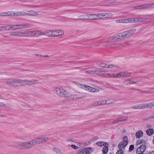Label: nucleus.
<instances>
[{"mask_svg": "<svg viewBox=\"0 0 154 154\" xmlns=\"http://www.w3.org/2000/svg\"><path fill=\"white\" fill-rule=\"evenodd\" d=\"M35 144L33 140L20 143L17 146V148L22 149H26L31 148Z\"/></svg>", "mask_w": 154, "mask_h": 154, "instance_id": "obj_1", "label": "nucleus"}, {"mask_svg": "<svg viewBox=\"0 0 154 154\" xmlns=\"http://www.w3.org/2000/svg\"><path fill=\"white\" fill-rule=\"evenodd\" d=\"M25 37L38 36L40 35H43L44 32L40 31H25Z\"/></svg>", "mask_w": 154, "mask_h": 154, "instance_id": "obj_2", "label": "nucleus"}, {"mask_svg": "<svg viewBox=\"0 0 154 154\" xmlns=\"http://www.w3.org/2000/svg\"><path fill=\"white\" fill-rule=\"evenodd\" d=\"M49 139V138L46 137H39L33 139L35 145L40 144L46 142Z\"/></svg>", "mask_w": 154, "mask_h": 154, "instance_id": "obj_3", "label": "nucleus"}, {"mask_svg": "<svg viewBox=\"0 0 154 154\" xmlns=\"http://www.w3.org/2000/svg\"><path fill=\"white\" fill-rule=\"evenodd\" d=\"M38 82V81L36 80H22V86L26 85H33L36 84Z\"/></svg>", "mask_w": 154, "mask_h": 154, "instance_id": "obj_4", "label": "nucleus"}, {"mask_svg": "<svg viewBox=\"0 0 154 154\" xmlns=\"http://www.w3.org/2000/svg\"><path fill=\"white\" fill-rule=\"evenodd\" d=\"M16 79H7L5 81L7 85L10 87H16Z\"/></svg>", "mask_w": 154, "mask_h": 154, "instance_id": "obj_5", "label": "nucleus"}, {"mask_svg": "<svg viewBox=\"0 0 154 154\" xmlns=\"http://www.w3.org/2000/svg\"><path fill=\"white\" fill-rule=\"evenodd\" d=\"M44 35L48 36L49 37H56L58 36V32L55 31H51L50 30H47L45 32Z\"/></svg>", "mask_w": 154, "mask_h": 154, "instance_id": "obj_6", "label": "nucleus"}, {"mask_svg": "<svg viewBox=\"0 0 154 154\" xmlns=\"http://www.w3.org/2000/svg\"><path fill=\"white\" fill-rule=\"evenodd\" d=\"M123 141L120 142L119 145H121L120 147L125 148L128 144L127 136H125L122 138Z\"/></svg>", "mask_w": 154, "mask_h": 154, "instance_id": "obj_7", "label": "nucleus"}, {"mask_svg": "<svg viewBox=\"0 0 154 154\" xmlns=\"http://www.w3.org/2000/svg\"><path fill=\"white\" fill-rule=\"evenodd\" d=\"M58 95L61 97H67V96L66 94L67 92L62 88H58Z\"/></svg>", "mask_w": 154, "mask_h": 154, "instance_id": "obj_8", "label": "nucleus"}, {"mask_svg": "<svg viewBox=\"0 0 154 154\" xmlns=\"http://www.w3.org/2000/svg\"><path fill=\"white\" fill-rule=\"evenodd\" d=\"M146 148V146L145 144H142L137 149L136 152L137 153H138L139 152H143L145 151Z\"/></svg>", "mask_w": 154, "mask_h": 154, "instance_id": "obj_9", "label": "nucleus"}, {"mask_svg": "<svg viewBox=\"0 0 154 154\" xmlns=\"http://www.w3.org/2000/svg\"><path fill=\"white\" fill-rule=\"evenodd\" d=\"M136 29H131L128 30L124 32V33L126 37L128 38L129 36L133 35L135 32Z\"/></svg>", "mask_w": 154, "mask_h": 154, "instance_id": "obj_10", "label": "nucleus"}, {"mask_svg": "<svg viewBox=\"0 0 154 154\" xmlns=\"http://www.w3.org/2000/svg\"><path fill=\"white\" fill-rule=\"evenodd\" d=\"M27 15L31 16H36L38 15L37 12L32 10L28 11Z\"/></svg>", "mask_w": 154, "mask_h": 154, "instance_id": "obj_11", "label": "nucleus"}, {"mask_svg": "<svg viewBox=\"0 0 154 154\" xmlns=\"http://www.w3.org/2000/svg\"><path fill=\"white\" fill-rule=\"evenodd\" d=\"M123 23H134V18H130L126 19H122Z\"/></svg>", "mask_w": 154, "mask_h": 154, "instance_id": "obj_12", "label": "nucleus"}, {"mask_svg": "<svg viewBox=\"0 0 154 154\" xmlns=\"http://www.w3.org/2000/svg\"><path fill=\"white\" fill-rule=\"evenodd\" d=\"M146 20V18L144 17H139L138 18H134V23H138L140 22H143Z\"/></svg>", "mask_w": 154, "mask_h": 154, "instance_id": "obj_13", "label": "nucleus"}, {"mask_svg": "<svg viewBox=\"0 0 154 154\" xmlns=\"http://www.w3.org/2000/svg\"><path fill=\"white\" fill-rule=\"evenodd\" d=\"M100 66L101 67H104V68H112L113 67H116L117 68H118L119 67L117 66H114L112 65H107L103 63H101L100 64Z\"/></svg>", "mask_w": 154, "mask_h": 154, "instance_id": "obj_14", "label": "nucleus"}, {"mask_svg": "<svg viewBox=\"0 0 154 154\" xmlns=\"http://www.w3.org/2000/svg\"><path fill=\"white\" fill-rule=\"evenodd\" d=\"M96 144L99 146H102L105 145H108V143L106 142L103 141H99L96 143Z\"/></svg>", "mask_w": 154, "mask_h": 154, "instance_id": "obj_15", "label": "nucleus"}, {"mask_svg": "<svg viewBox=\"0 0 154 154\" xmlns=\"http://www.w3.org/2000/svg\"><path fill=\"white\" fill-rule=\"evenodd\" d=\"M18 29L25 28L30 27V25L28 24H17V26Z\"/></svg>", "mask_w": 154, "mask_h": 154, "instance_id": "obj_16", "label": "nucleus"}, {"mask_svg": "<svg viewBox=\"0 0 154 154\" xmlns=\"http://www.w3.org/2000/svg\"><path fill=\"white\" fill-rule=\"evenodd\" d=\"M140 109L146 108H151V107L149 106V105L148 104H140Z\"/></svg>", "mask_w": 154, "mask_h": 154, "instance_id": "obj_17", "label": "nucleus"}, {"mask_svg": "<svg viewBox=\"0 0 154 154\" xmlns=\"http://www.w3.org/2000/svg\"><path fill=\"white\" fill-rule=\"evenodd\" d=\"M143 134V132L142 131H139L136 133V137L137 138L140 139L142 136Z\"/></svg>", "mask_w": 154, "mask_h": 154, "instance_id": "obj_18", "label": "nucleus"}, {"mask_svg": "<svg viewBox=\"0 0 154 154\" xmlns=\"http://www.w3.org/2000/svg\"><path fill=\"white\" fill-rule=\"evenodd\" d=\"M125 34L124 32L122 33H119L117 35L118 38L119 39L121 40L126 38L127 37L125 36Z\"/></svg>", "mask_w": 154, "mask_h": 154, "instance_id": "obj_19", "label": "nucleus"}, {"mask_svg": "<svg viewBox=\"0 0 154 154\" xmlns=\"http://www.w3.org/2000/svg\"><path fill=\"white\" fill-rule=\"evenodd\" d=\"M126 119H124L123 118H120L118 119H117L114 120L113 122V124H116L119 122H123L125 121Z\"/></svg>", "mask_w": 154, "mask_h": 154, "instance_id": "obj_20", "label": "nucleus"}, {"mask_svg": "<svg viewBox=\"0 0 154 154\" xmlns=\"http://www.w3.org/2000/svg\"><path fill=\"white\" fill-rule=\"evenodd\" d=\"M16 36L17 37H25V31L24 32H16Z\"/></svg>", "mask_w": 154, "mask_h": 154, "instance_id": "obj_21", "label": "nucleus"}, {"mask_svg": "<svg viewBox=\"0 0 154 154\" xmlns=\"http://www.w3.org/2000/svg\"><path fill=\"white\" fill-rule=\"evenodd\" d=\"M121 145H118V147L119 149L117 150V152H116V154H124V151L122 150V149H124L123 147H120Z\"/></svg>", "mask_w": 154, "mask_h": 154, "instance_id": "obj_22", "label": "nucleus"}, {"mask_svg": "<svg viewBox=\"0 0 154 154\" xmlns=\"http://www.w3.org/2000/svg\"><path fill=\"white\" fill-rule=\"evenodd\" d=\"M146 133L148 135L151 136L153 134L154 130L152 128L148 129L146 131Z\"/></svg>", "mask_w": 154, "mask_h": 154, "instance_id": "obj_23", "label": "nucleus"}, {"mask_svg": "<svg viewBox=\"0 0 154 154\" xmlns=\"http://www.w3.org/2000/svg\"><path fill=\"white\" fill-rule=\"evenodd\" d=\"M108 145H105L103 148L102 149V152L103 154H107L108 152L109 148Z\"/></svg>", "mask_w": 154, "mask_h": 154, "instance_id": "obj_24", "label": "nucleus"}, {"mask_svg": "<svg viewBox=\"0 0 154 154\" xmlns=\"http://www.w3.org/2000/svg\"><path fill=\"white\" fill-rule=\"evenodd\" d=\"M94 15H96V14H88L87 15L88 18L91 20H95L97 19L96 17L94 16Z\"/></svg>", "mask_w": 154, "mask_h": 154, "instance_id": "obj_25", "label": "nucleus"}, {"mask_svg": "<svg viewBox=\"0 0 154 154\" xmlns=\"http://www.w3.org/2000/svg\"><path fill=\"white\" fill-rule=\"evenodd\" d=\"M16 87L22 86V79H16Z\"/></svg>", "mask_w": 154, "mask_h": 154, "instance_id": "obj_26", "label": "nucleus"}, {"mask_svg": "<svg viewBox=\"0 0 154 154\" xmlns=\"http://www.w3.org/2000/svg\"><path fill=\"white\" fill-rule=\"evenodd\" d=\"M90 88V90L89 92H97L100 91L99 89H97L94 88H93L91 87V88Z\"/></svg>", "mask_w": 154, "mask_h": 154, "instance_id": "obj_27", "label": "nucleus"}, {"mask_svg": "<svg viewBox=\"0 0 154 154\" xmlns=\"http://www.w3.org/2000/svg\"><path fill=\"white\" fill-rule=\"evenodd\" d=\"M150 5L149 3L145 4L142 5L143 10H144L150 7Z\"/></svg>", "mask_w": 154, "mask_h": 154, "instance_id": "obj_28", "label": "nucleus"}, {"mask_svg": "<svg viewBox=\"0 0 154 154\" xmlns=\"http://www.w3.org/2000/svg\"><path fill=\"white\" fill-rule=\"evenodd\" d=\"M94 16H95L97 18V19L102 18L103 17V13L101 14H97L96 15H94Z\"/></svg>", "mask_w": 154, "mask_h": 154, "instance_id": "obj_29", "label": "nucleus"}, {"mask_svg": "<svg viewBox=\"0 0 154 154\" xmlns=\"http://www.w3.org/2000/svg\"><path fill=\"white\" fill-rule=\"evenodd\" d=\"M103 17L105 18L112 17L113 16L112 14L110 13H103Z\"/></svg>", "mask_w": 154, "mask_h": 154, "instance_id": "obj_30", "label": "nucleus"}, {"mask_svg": "<svg viewBox=\"0 0 154 154\" xmlns=\"http://www.w3.org/2000/svg\"><path fill=\"white\" fill-rule=\"evenodd\" d=\"M100 72L98 71H94V70H91V71H86V73H88L90 74H92L93 73H95L98 74Z\"/></svg>", "mask_w": 154, "mask_h": 154, "instance_id": "obj_31", "label": "nucleus"}, {"mask_svg": "<svg viewBox=\"0 0 154 154\" xmlns=\"http://www.w3.org/2000/svg\"><path fill=\"white\" fill-rule=\"evenodd\" d=\"M10 11L2 13L0 14V16H10Z\"/></svg>", "mask_w": 154, "mask_h": 154, "instance_id": "obj_32", "label": "nucleus"}, {"mask_svg": "<svg viewBox=\"0 0 154 154\" xmlns=\"http://www.w3.org/2000/svg\"><path fill=\"white\" fill-rule=\"evenodd\" d=\"M103 104L100 101H97L91 103V105L93 106H96L98 105H100Z\"/></svg>", "mask_w": 154, "mask_h": 154, "instance_id": "obj_33", "label": "nucleus"}, {"mask_svg": "<svg viewBox=\"0 0 154 154\" xmlns=\"http://www.w3.org/2000/svg\"><path fill=\"white\" fill-rule=\"evenodd\" d=\"M85 150L84 149H79L78 152L77 153L78 154H84L85 153Z\"/></svg>", "mask_w": 154, "mask_h": 154, "instance_id": "obj_34", "label": "nucleus"}, {"mask_svg": "<svg viewBox=\"0 0 154 154\" xmlns=\"http://www.w3.org/2000/svg\"><path fill=\"white\" fill-rule=\"evenodd\" d=\"M10 16L17 17V11H10Z\"/></svg>", "mask_w": 154, "mask_h": 154, "instance_id": "obj_35", "label": "nucleus"}, {"mask_svg": "<svg viewBox=\"0 0 154 154\" xmlns=\"http://www.w3.org/2000/svg\"><path fill=\"white\" fill-rule=\"evenodd\" d=\"M134 8L136 9L143 10L142 5L136 6Z\"/></svg>", "mask_w": 154, "mask_h": 154, "instance_id": "obj_36", "label": "nucleus"}, {"mask_svg": "<svg viewBox=\"0 0 154 154\" xmlns=\"http://www.w3.org/2000/svg\"><path fill=\"white\" fill-rule=\"evenodd\" d=\"M69 5V4L67 3H60L59 5L58 4V7H62L63 6H67Z\"/></svg>", "mask_w": 154, "mask_h": 154, "instance_id": "obj_37", "label": "nucleus"}, {"mask_svg": "<svg viewBox=\"0 0 154 154\" xmlns=\"http://www.w3.org/2000/svg\"><path fill=\"white\" fill-rule=\"evenodd\" d=\"M112 102H113V101H112V99H110L106 100L105 101V103L109 104L112 103Z\"/></svg>", "mask_w": 154, "mask_h": 154, "instance_id": "obj_38", "label": "nucleus"}, {"mask_svg": "<svg viewBox=\"0 0 154 154\" xmlns=\"http://www.w3.org/2000/svg\"><path fill=\"white\" fill-rule=\"evenodd\" d=\"M85 86L84 87V89L88 91H90V88H91V87L89 86L88 85H83V86Z\"/></svg>", "mask_w": 154, "mask_h": 154, "instance_id": "obj_39", "label": "nucleus"}, {"mask_svg": "<svg viewBox=\"0 0 154 154\" xmlns=\"http://www.w3.org/2000/svg\"><path fill=\"white\" fill-rule=\"evenodd\" d=\"M140 104L137 105L133 106H132V108L133 109H140Z\"/></svg>", "mask_w": 154, "mask_h": 154, "instance_id": "obj_40", "label": "nucleus"}, {"mask_svg": "<svg viewBox=\"0 0 154 154\" xmlns=\"http://www.w3.org/2000/svg\"><path fill=\"white\" fill-rule=\"evenodd\" d=\"M20 16H27V12L24 11H20Z\"/></svg>", "mask_w": 154, "mask_h": 154, "instance_id": "obj_41", "label": "nucleus"}, {"mask_svg": "<svg viewBox=\"0 0 154 154\" xmlns=\"http://www.w3.org/2000/svg\"><path fill=\"white\" fill-rule=\"evenodd\" d=\"M64 33V32L62 30L58 29V36H61Z\"/></svg>", "mask_w": 154, "mask_h": 154, "instance_id": "obj_42", "label": "nucleus"}, {"mask_svg": "<svg viewBox=\"0 0 154 154\" xmlns=\"http://www.w3.org/2000/svg\"><path fill=\"white\" fill-rule=\"evenodd\" d=\"M87 16V15H82L81 16V18H79L78 19L79 20H87L88 19V18L86 17Z\"/></svg>", "mask_w": 154, "mask_h": 154, "instance_id": "obj_43", "label": "nucleus"}, {"mask_svg": "<svg viewBox=\"0 0 154 154\" xmlns=\"http://www.w3.org/2000/svg\"><path fill=\"white\" fill-rule=\"evenodd\" d=\"M134 149V146L133 145H130L129 149V150L130 151H133Z\"/></svg>", "mask_w": 154, "mask_h": 154, "instance_id": "obj_44", "label": "nucleus"}, {"mask_svg": "<svg viewBox=\"0 0 154 154\" xmlns=\"http://www.w3.org/2000/svg\"><path fill=\"white\" fill-rule=\"evenodd\" d=\"M131 74L128 72H124V74L122 75L123 76H129Z\"/></svg>", "mask_w": 154, "mask_h": 154, "instance_id": "obj_45", "label": "nucleus"}, {"mask_svg": "<svg viewBox=\"0 0 154 154\" xmlns=\"http://www.w3.org/2000/svg\"><path fill=\"white\" fill-rule=\"evenodd\" d=\"M99 139V137L97 136H95L91 140V141L92 142H94L95 141Z\"/></svg>", "mask_w": 154, "mask_h": 154, "instance_id": "obj_46", "label": "nucleus"}, {"mask_svg": "<svg viewBox=\"0 0 154 154\" xmlns=\"http://www.w3.org/2000/svg\"><path fill=\"white\" fill-rule=\"evenodd\" d=\"M10 35L11 36H16V32H11Z\"/></svg>", "mask_w": 154, "mask_h": 154, "instance_id": "obj_47", "label": "nucleus"}, {"mask_svg": "<svg viewBox=\"0 0 154 154\" xmlns=\"http://www.w3.org/2000/svg\"><path fill=\"white\" fill-rule=\"evenodd\" d=\"M71 146L72 148L75 149H77L79 148V147L74 144L72 145Z\"/></svg>", "mask_w": 154, "mask_h": 154, "instance_id": "obj_48", "label": "nucleus"}, {"mask_svg": "<svg viewBox=\"0 0 154 154\" xmlns=\"http://www.w3.org/2000/svg\"><path fill=\"white\" fill-rule=\"evenodd\" d=\"M116 22L118 23H123L122 19L116 20Z\"/></svg>", "mask_w": 154, "mask_h": 154, "instance_id": "obj_49", "label": "nucleus"}, {"mask_svg": "<svg viewBox=\"0 0 154 154\" xmlns=\"http://www.w3.org/2000/svg\"><path fill=\"white\" fill-rule=\"evenodd\" d=\"M6 30V27L5 26H0V31Z\"/></svg>", "mask_w": 154, "mask_h": 154, "instance_id": "obj_50", "label": "nucleus"}, {"mask_svg": "<svg viewBox=\"0 0 154 154\" xmlns=\"http://www.w3.org/2000/svg\"><path fill=\"white\" fill-rule=\"evenodd\" d=\"M142 143V140L141 139L138 140L137 141V145H139Z\"/></svg>", "mask_w": 154, "mask_h": 154, "instance_id": "obj_51", "label": "nucleus"}, {"mask_svg": "<svg viewBox=\"0 0 154 154\" xmlns=\"http://www.w3.org/2000/svg\"><path fill=\"white\" fill-rule=\"evenodd\" d=\"M85 152L86 154H91L89 150H88V149H85Z\"/></svg>", "mask_w": 154, "mask_h": 154, "instance_id": "obj_52", "label": "nucleus"}, {"mask_svg": "<svg viewBox=\"0 0 154 154\" xmlns=\"http://www.w3.org/2000/svg\"><path fill=\"white\" fill-rule=\"evenodd\" d=\"M17 24L16 25H13V29H17L18 28L17 26Z\"/></svg>", "mask_w": 154, "mask_h": 154, "instance_id": "obj_53", "label": "nucleus"}, {"mask_svg": "<svg viewBox=\"0 0 154 154\" xmlns=\"http://www.w3.org/2000/svg\"><path fill=\"white\" fill-rule=\"evenodd\" d=\"M0 106L4 107L5 106V105L4 103L0 102Z\"/></svg>", "mask_w": 154, "mask_h": 154, "instance_id": "obj_54", "label": "nucleus"}, {"mask_svg": "<svg viewBox=\"0 0 154 154\" xmlns=\"http://www.w3.org/2000/svg\"><path fill=\"white\" fill-rule=\"evenodd\" d=\"M148 104L149 105V106L151 107V108H152V106H154V102Z\"/></svg>", "mask_w": 154, "mask_h": 154, "instance_id": "obj_55", "label": "nucleus"}, {"mask_svg": "<svg viewBox=\"0 0 154 154\" xmlns=\"http://www.w3.org/2000/svg\"><path fill=\"white\" fill-rule=\"evenodd\" d=\"M150 4V7L151 8H154V2L151 3H149Z\"/></svg>", "mask_w": 154, "mask_h": 154, "instance_id": "obj_56", "label": "nucleus"}, {"mask_svg": "<svg viewBox=\"0 0 154 154\" xmlns=\"http://www.w3.org/2000/svg\"><path fill=\"white\" fill-rule=\"evenodd\" d=\"M6 27V30H10V28L9 26V25H8L5 26Z\"/></svg>", "mask_w": 154, "mask_h": 154, "instance_id": "obj_57", "label": "nucleus"}, {"mask_svg": "<svg viewBox=\"0 0 154 154\" xmlns=\"http://www.w3.org/2000/svg\"><path fill=\"white\" fill-rule=\"evenodd\" d=\"M17 17L20 16V11H17Z\"/></svg>", "mask_w": 154, "mask_h": 154, "instance_id": "obj_58", "label": "nucleus"}, {"mask_svg": "<svg viewBox=\"0 0 154 154\" xmlns=\"http://www.w3.org/2000/svg\"><path fill=\"white\" fill-rule=\"evenodd\" d=\"M53 150L54 151H55L56 152H58V149L56 148H53Z\"/></svg>", "mask_w": 154, "mask_h": 154, "instance_id": "obj_59", "label": "nucleus"}, {"mask_svg": "<svg viewBox=\"0 0 154 154\" xmlns=\"http://www.w3.org/2000/svg\"><path fill=\"white\" fill-rule=\"evenodd\" d=\"M141 140H142V144L143 143L145 144L146 143V140H144L142 139H141Z\"/></svg>", "mask_w": 154, "mask_h": 154, "instance_id": "obj_60", "label": "nucleus"}, {"mask_svg": "<svg viewBox=\"0 0 154 154\" xmlns=\"http://www.w3.org/2000/svg\"><path fill=\"white\" fill-rule=\"evenodd\" d=\"M84 149H88V150H91L92 149V148L91 147H86Z\"/></svg>", "mask_w": 154, "mask_h": 154, "instance_id": "obj_61", "label": "nucleus"}, {"mask_svg": "<svg viewBox=\"0 0 154 154\" xmlns=\"http://www.w3.org/2000/svg\"><path fill=\"white\" fill-rule=\"evenodd\" d=\"M154 119V116H152L149 117L147 119Z\"/></svg>", "mask_w": 154, "mask_h": 154, "instance_id": "obj_62", "label": "nucleus"}, {"mask_svg": "<svg viewBox=\"0 0 154 154\" xmlns=\"http://www.w3.org/2000/svg\"><path fill=\"white\" fill-rule=\"evenodd\" d=\"M67 141H71V142H74V140H73L72 139H68V140H67Z\"/></svg>", "mask_w": 154, "mask_h": 154, "instance_id": "obj_63", "label": "nucleus"}, {"mask_svg": "<svg viewBox=\"0 0 154 154\" xmlns=\"http://www.w3.org/2000/svg\"><path fill=\"white\" fill-rule=\"evenodd\" d=\"M149 154H154V151H152L151 152H149Z\"/></svg>", "mask_w": 154, "mask_h": 154, "instance_id": "obj_64", "label": "nucleus"}]
</instances>
